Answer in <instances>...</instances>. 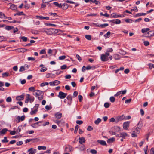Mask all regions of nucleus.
<instances>
[{
  "instance_id": "e433bc0d",
  "label": "nucleus",
  "mask_w": 154,
  "mask_h": 154,
  "mask_svg": "<svg viewBox=\"0 0 154 154\" xmlns=\"http://www.w3.org/2000/svg\"><path fill=\"white\" fill-rule=\"evenodd\" d=\"M127 134L126 133H121L120 134V137H122L123 138L125 137L126 136H127Z\"/></svg>"
},
{
  "instance_id": "6ab92c4d",
  "label": "nucleus",
  "mask_w": 154,
  "mask_h": 154,
  "mask_svg": "<svg viewBox=\"0 0 154 154\" xmlns=\"http://www.w3.org/2000/svg\"><path fill=\"white\" fill-rule=\"evenodd\" d=\"M66 2L67 3H70V4H75V7H77V6H78V5H79V4H78V3H75L74 2L72 1H70L69 0H67Z\"/></svg>"
},
{
  "instance_id": "052dcab7",
  "label": "nucleus",
  "mask_w": 154,
  "mask_h": 154,
  "mask_svg": "<svg viewBox=\"0 0 154 154\" xmlns=\"http://www.w3.org/2000/svg\"><path fill=\"white\" fill-rule=\"evenodd\" d=\"M3 17H5L4 14L2 12H0V17L2 18Z\"/></svg>"
},
{
  "instance_id": "ddd939ff",
  "label": "nucleus",
  "mask_w": 154,
  "mask_h": 154,
  "mask_svg": "<svg viewBox=\"0 0 154 154\" xmlns=\"http://www.w3.org/2000/svg\"><path fill=\"white\" fill-rule=\"evenodd\" d=\"M146 37H150L154 35V32L152 31H149L146 34Z\"/></svg>"
},
{
  "instance_id": "c85d7f7f",
  "label": "nucleus",
  "mask_w": 154,
  "mask_h": 154,
  "mask_svg": "<svg viewBox=\"0 0 154 154\" xmlns=\"http://www.w3.org/2000/svg\"><path fill=\"white\" fill-rule=\"evenodd\" d=\"M146 14H147V13H138V14H137L136 15V16L138 17V16H144V15H146Z\"/></svg>"
},
{
  "instance_id": "58836bf2",
  "label": "nucleus",
  "mask_w": 154,
  "mask_h": 154,
  "mask_svg": "<svg viewBox=\"0 0 154 154\" xmlns=\"http://www.w3.org/2000/svg\"><path fill=\"white\" fill-rule=\"evenodd\" d=\"M110 100L112 103H113L115 101V98L114 97L112 96L110 98Z\"/></svg>"
},
{
  "instance_id": "393cba45",
  "label": "nucleus",
  "mask_w": 154,
  "mask_h": 154,
  "mask_svg": "<svg viewBox=\"0 0 154 154\" xmlns=\"http://www.w3.org/2000/svg\"><path fill=\"white\" fill-rule=\"evenodd\" d=\"M14 27L12 26H6L5 27L6 29L8 30H11L13 29H14Z\"/></svg>"
},
{
  "instance_id": "0eeeda50",
  "label": "nucleus",
  "mask_w": 154,
  "mask_h": 154,
  "mask_svg": "<svg viewBox=\"0 0 154 154\" xmlns=\"http://www.w3.org/2000/svg\"><path fill=\"white\" fill-rule=\"evenodd\" d=\"M109 21L110 22H112L116 24H119L121 23L120 20L118 19L111 20H109Z\"/></svg>"
},
{
  "instance_id": "7ed1b4c3",
  "label": "nucleus",
  "mask_w": 154,
  "mask_h": 154,
  "mask_svg": "<svg viewBox=\"0 0 154 154\" xmlns=\"http://www.w3.org/2000/svg\"><path fill=\"white\" fill-rule=\"evenodd\" d=\"M65 150L66 152H69L73 151V149L71 146L68 145L65 147Z\"/></svg>"
},
{
  "instance_id": "c9c22d12",
  "label": "nucleus",
  "mask_w": 154,
  "mask_h": 154,
  "mask_svg": "<svg viewBox=\"0 0 154 154\" xmlns=\"http://www.w3.org/2000/svg\"><path fill=\"white\" fill-rule=\"evenodd\" d=\"M53 82L54 83V85H57L60 83V81L57 80L53 81Z\"/></svg>"
},
{
  "instance_id": "79ce46f5",
  "label": "nucleus",
  "mask_w": 154,
  "mask_h": 154,
  "mask_svg": "<svg viewBox=\"0 0 154 154\" xmlns=\"http://www.w3.org/2000/svg\"><path fill=\"white\" fill-rule=\"evenodd\" d=\"M110 106L109 103H108L106 102L104 103V106L106 108H108Z\"/></svg>"
},
{
  "instance_id": "a19ab883",
  "label": "nucleus",
  "mask_w": 154,
  "mask_h": 154,
  "mask_svg": "<svg viewBox=\"0 0 154 154\" xmlns=\"http://www.w3.org/2000/svg\"><path fill=\"white\" fill-rule=\"evenodd\" d=\"M25 70V68L23 66H21L19 70V71L20 72L23 71Z\"/></svg>"
},
{
  "instance_id": "473e14b6",
  "label": "nucleus",
  "mask_w": 154,
  "mask_h": 154,
  "mask_svg": "<svg viewBox=\"0 0 154 154\" xmlns=\"http://www.w3.org/2000/svg\"><path fill=\"white\" fill-rule=\"evenodd\" d=\"M46 149V148L45 146H39L38 147V150H45Z\"/></svg>"
},
{
  "instance_id": "bb28decb",
  "label": "nucleus",
  "mask_w": 154,
  "mask_h": 154,
  "mask_svg": "<svg viewBox=\"0 0 154 154\" xmlns=\"http://www.w3.org/2000/svg\"><path fill=\"white\" fill-rule=\"evenodd\" d=\"M115 139L114 138H110L107 141V142L108 143H111L113 142V141H115Z\"/></svg>"
},
{
  "instance_id": "4d7b16f0",
  "label": "nucleus",
  "mask_w": 154,
  "mask_h": 154,
  "mask_svg": "<svg viewBox=\"0 0 154 154\" xmlns=\"http://www.w3.org/2000/svg\"><path fill=\"white\" fill-rule=\"evenodd\" d=\"M149 66L150 69H151L152 68H154V65L151 63L149 64Z\"/></svg>"
},
{
  "instance_id": "4468645a",
  "label": "nucleus",
  "mask_w": 154,
  "mask_h": 154,
  "mask_svg": "<svg viewBox=\"0 0 154 154\" xmlns=\"http://www.w3.org/2000/svg\"><path fill=\"white\" fill-rule=\"evenodd\" d=\"M36 17L41 20L45 19L46 20H49V18L48 17H44L39 16H36Z\"/></svg>"
},
{
  "instance_id": "e2e57ef3",
  "label": "nucleus",
  "mask_w": 154,
  "mask_h": 154,
  "mask_svg": "<svg viewBox=\"0 0 154 154\" xmlns=\"http://www.w3.org/2000/svg\"><path fill=\"white\" fill-rule=\"evenodd\" d=\"M76 56L79 61H80L82 60L81 57L78 54H76Z\"/></svg>"
},
{
  "instance_id": "c03bdc74",
  "label": "nucleus",
  "mask_w": 154,
  "mask_h": 154,
  "mask_svg": "<svg viewBox=\"0 0 154 154\" xmlns=\"http://www.w3.org/2000/svg\"><path fill=\"white\" fill-rule=\"evenodd\" d=\"M10 8L11 9L13 10H15L16 8V7L15 5L14 4H12L10 6Z\"/></svg>"
},
{
  "instance_id": "2f4dec72",
  "label": "nucleus",
  "mask_w": 154,
  "mask_h": 154,
  "mask_svg": "<svg viewBox=\"0 0 154 154\" xmlns=\"http://www.w3.org/2000/svg\"><path fill=\"white\" fill-rule=\"evenodd\" d=\"M9 76V73L8 72H5L2 74V77L4 78L5 77H7Z\"/></svg>"
},
{
  "instance_id": "8fccbe9b",
  "label": "nucleus",
  "mask_w": 154,
  "mask_h": 154,
  "mask_svg": "<svg viewBox=\"0 0 154 154\" xmlns=\"http://www.w3.org/2000/svg\"><path fill=\"white\" fill-rule=\"evenodd\" d=\"M6 101L7 102H10L12 101V99L11 97H8L6 98Z\"/></svg>"
},
{
  "instance_id": "39448f33",
  "label": "nucleus",
  "mask_w": 154,
  "mask_h": 154,
  "mask_svg": "<svg viewBox=\"0 0 154 154\" xmlns=\"http://www.w3.org/2000/svg\"><path fill=\"white\" fill-rule=\"evenodd\" d=\"M130 122H126L123 124V128L125 130H127L128 128Z\"/></svg>"
},
{
  "instance_id": "bf43d9fd",
  "label": "nucleus",
  "mask_w": 154,
  "mask_h": 154,
  "mask_svg": "<svg viewBox=\"0 0 154 154\" xmlns=\"http://www.w3.org/2000/svg\"><path fill=\"white\" fill-rule=\"evenodd\" d=\"M131 100H132V99L131 98H130L129 99L125 101V103H130L131 102Z\"/></svg>"
},
{
  "instance_id": "f8f14e48",
  "label": "nucleus",
  "mask_w": 154,
  "mask_h": 154,
  "mask_svg": "<svg viewBox=\"0 0 154 154\" xmlns=\"http://www.w3.org/2000/svg\"><path fill=\"white\" fill-rule=\"evenodd\" d=\"M66 98L67 99H68V100H69V102H68V104L69 105H70L72 103V96L71 95H68Z\"/></svg>"
},
{
  "instance_id": "cd10ccee",
  "label": "nucleus",
  "mask_w": 154,
  "mask_h": 154,
  "mask_svg": "<svg viewBox=\"0 0 154 154\" xmlns=\"http://www.w3.org/2000/svg\"><path fill=\"white\" fill-rule=\"evenodd\" d=\"M125 21L127 23H132L133 22V20L131 19H127L125 20Z\"/></svg>"
},
{
  "instance_id": "5fc2aeb1",
  "label": "nucleus",
  "mask_w": 154,
  "mask_h": 154,
  "mask_svg": "<svg viewBox=\"0 0 154 154\" xmlns=\"http://www.w3.org/2000/svg\"><path fill=\"white\" fill-rule=\"evenodd\" d=\"M66 58V56L64 55L61 56L59 57V59L60 60H63Z\"/></svg>"
},
{
  "instance_id": "69168bd1",
  "label": "nucleus",
  "mask_w": 154,
  "mask_h": 154,
  "mask_svg": "<svg viewBox=\"0 0 154 154\" xmlns=\"http://www.w3.org/2000/svg\"><path fill=\"white\" fill-rule=\"evenodd\" d=\"M23 144V142L22 141H20L16 143V144L17 146H20L22 145Z\"/></svg>"
},
{
  "instance_id": "864d4df0",
  "label": "nucleus",
  "mask_w": 154,
  "mask_h": 154,
  "mask_svg": "<svg viewBox=\"0 0 154 154\" xmlns=\"http://www.w3.org/2000/svg\"><path fill=\"white\" fill-rule=\"evenodd\" d=\"M48 82L42 83L41 84L40 86L41 87H43L45 85H48Z\"/></svg>"
},
{
  "instance_id": "412c9836",
  "label": "nucleus",
  "mask_w": 154,
  "mask_h": 154,
  "mask_svg": "<svg viewBox=\"0 0 154 154\" xmlns=\"http://www.w3.org/2000/svg\"><path fill=\"white\" fill-rule=\"evenodd\" d=\"M149 30L150 29L149 28H143L142 29L141 32L143 33H145Z\"/></svg>"
},
{
  "instance_id": "7c9ffc66",
  "label": "nucleus",
  "mask_w": 154,
  "mask_h": 154,
  "mask_svg": "<svg viewBox=\"0 0 154 154\" xmlns=\"http://www.w3.org/2000/svg\"><path fill=\"white\" fill-rule=\"evenodd\" d=\"M2 142L3 143H7L8 142V140L7 139V137H5L4 139L2 140Z\"/></svg>"
},
{
  "instance_id": "603ef678",
  "label": "nucleus",
  "mask_w": 154,
  "mask_h": 154,
  "mask_svg": "<svg viewBox=\"0 0 154 154\" xmlns=\"http://www.w3.org/2000/svg\"><path fill=\"white\" fill-rule=\"evenodd\" d=\"M93 129V128L91 126H88L87 128V130L89 131L92 130Z\"/></svg>"
},
{
  "instance_id": "aec40b11",
  "label": "nucleus",
  "mask_w": 154,
  "mask_h": 154,
  "mask_svg": "<svg viewBox=\"0 0 154 154\" xmlns=\"http://www.w3.org/2000/svg\"><path fill=\"white\" fill-rule=\"evenodd\" d=\"M53 4L54 5L56 6L57 7H58L59 8H61L62 7V5L61 4H59L58 2H55L53 3Z\"/></svg>"
},
{
  "instance_id": "09e8293b",
  "label": "nucleus",
  "mask_w": 154,
  "mask_h": 154,
  "mask_svg": "<svg viewBox=\"0 0 154 154\" xmlns=\"http://www.w3.org/2000/svg\"><path fill=\"white\" fill-rule=\"evenodd\" d=\"M23 12H19L17 13H16L14 14V16H16V15H23Z\"/></svg>"
},
{
  "instance_id": "dca6fc26",
  "label": "nucleus",
  "mask_w": 154,
  "mask_h": 154,
  "mask_svg": "<svg viewBox=\"0 0 154 154\" xmlns=\"http://www.w3.org/2000/svg\"><path fill=\"white\" fill-rule=\"evenodd\" d=\"M97 142L98 143H100L101 145H102L105 146L106 145V143L105 141L100 140H98Z\"/></svg>"
},
{
  "instance_id": "9b49d317",
  "label": "nucleus",
  "mask_w": 154,
  "mask_h": 154,
  "mask_svg": "<svg viewBox=\"0 0 154 154\" xmlns=\"http://www.w3.org/2000/svg\"><path fill=\"white\" fill-rule=\"evenodd\" d=\"M18 52H24L27 51V49L24 48H19L15 50Z\"/></svg>"
},
{
  "instance_id": "a211bd4d",
  "label": "nucleus",
  "mask_w": 154,
  "mask_h": 154,
  "mask_svg": "<svg viewBox=\"0 0 154 154\" xmlns=\"http://www.w3.org/2000/svg\"><path fill=\"white\" fill-rule=\"evenodd\" d=\"M85 140L83 137H82L79 138V142L81 144H82L83 143H84Z\"/></svg>"
},
{
  "instance_id": "72a5a7b5",
  "label": "nucleus",
  "mask_w": 154,
  "mask_h": 154,
  "mask_svg": "<svg viewBox=\"0 0 154 154\" xmlns=\"http://www.w3.org/2000/svg\"><path fill=\"white\" fill-rule=\"evenodd\" d=\"M114 57L116 60H118L120 58V56L118 54H115L114 56Z\"/></svg>"
},
{
  "instance_id": "37998d69",
  "label": "nucleus",
  "mask_w": 154,
  "mask_h": 154,
  "mask_svg": "<svg viewBox=\"0 0 154 154\" xmlns=\"http://www.w3.org/2000/svg\"><path fill=\"white\" fill-rule=\"evenodd\" d=\"M20 117L19 116H17V118L15 119V121L17 123H19L20 121Z\"/></svg>"
},
{
  "instance_id": "a878e982",
  "label": "nucleus",
  "mask_w": 154,
  "mask_h": 154,
  "mask_svg": "<svg viewBox=\"0 0 154 154\" xmlns=\"http://www.w3.org/2000/svg\"><path fill=\"white\" fill-rule=\"evenodd\" d=\"M38 111L37 109H35L34 110L32 111L30 113V114L31 115H33L36 113V112Z\"/></svg>"
},
{
  "instance_id": "5701e85b",
  "label": "nucleus",
  "mask_w": 154,
  "mask_h": 154,
  "mask_svg": "<svg viewBox=\"0 0 154 154\" xmlns=\"http://www.w3.org/2000/svg\"><path fill=\"white\" fill-rule=\"evenodd\" d=\"M50 29L52 34L57 33L58 32V30L57 29L54 28H50Z\"/></svg>"
},
{
  "instance_id": "774afa93",
  "label": "nucleus",
  "mask_w": 154,
  "mask_h": 154,
  "mask_svg": "<svg viewBox=\"0 0 154 154\" xmlns=\"http://www.w3.org/2000/svg\"><path fill=\"white\" fill-rule=\"evenodd\" d=\"M52 108L51 107V106H50L48 105H46L45 107V108L47 110H49L50 109H51Z\"/></svg>"
},
{
  "instance_id": "f03ea898",
  "label": "nucleus",
  "mask_w": 154,
  "mask_h": 154,
  "mask_svg": "<svg viewBox=\"0 0 154 154\" xmlns=\"http://www.w3.org/2000/svg\"><path fill=\"white\" fill-rule=\"evenodd\" d=\"M67 95V94L64 93L62 91H60L58 96V97L60 99H63L66 97Z\"/></svg>"
},
{
  "instance_id": "f3484780",
  "label": "nucleus",
  "mask_w": 154,
  "mask_h": 154,
  "mask_svg": "<svg viewBox=\"0 0 154 154\" xmlns=\"http://www.w3.org/2000/svg\"><path fill=\"white\" fill-rule=\"evenodd\" d=\"M30 96L29 94H26V99L25 101V103H28L29 101H30Z\"/></svg>"
},
{
  "instance_id": "6e6552de",
  "label": "nucleus",
  "mask_w": 154,
  "mask_h": 154,
  "mask_svg": "<svg viewBox=\"0 0 154 154\" xmlns=\"http://www.w3.org/2000/svg\"><path fill=\"white\" fill-rule=\"evenodd\" d=\"M125 116L123 115L120 116L118 117L116 119V122L117 123L119 121H122L123 120H125Z\"/></svg>"
},
{
  "instance_id": "49530a36",
  "label": "nucleus",
  "mask_w": 154,
  "mask_h": 154,
  "mask_svg": "<svg viewBox=\"0 0 154 154\" xmlns=\"http://www.w3.org/2000/svg\"><path fill=\"white\" fill-rule=\"evenodd\" d=\"M111 15L113 18H117L119 16V15H117L116 14L114 13L112 14Z\"/></svg>"
},
{
  "instance_id": "20e7f679",
  "label": "nucleus",
  "mask_w": 154,
  "mask_h": 154,
  "mask_svg": "<svg viewBox=\"0 0 154 154\" xmlns=\"http://www.w3.org/2000/svg\"><path fill=\"white\" fill-rule=\"evenodd\" d=\"M101 60L103 61H106L109 60L108 57H107L104 54H102L101 56Z\"/></svg>"
},
{
  "instance_id": "f704fd0d",
  "label": "nucleus",
  "mask_w": 154,
  "mask_h": 154,
  "mask_svg": "<svg viewBox=\"0 0 154 154\" xmlns=\"http://www.w3.org/2000/svg\"><path fill=\"white\" fill-rule=\"evenodd\" d=\"M85 38L87 39L90 40L91 39V36L89 35H85Z\"/></svg>"
},
{
  "instance_id": "4be33fe9",
  "label": "nucleus",
  "mask_w": 154,
  "mask_h": 154,
  "mask_svg": "<svg viewBox=\"0 0 154 154\" xmlns=\"http://www.w3.org/2000/svg\"><path fill=\"white\" fill-rule=\"evenodd\" d=\"M8 131V130L7 128H4L2 129L1 131H0V134H5Z\"/></svg>"
},
{
  "instance_id": "3c124183",
  "label": "nucleus",
  "mask_w": 154,
  "mask_h": 154,
  "mask_svg": "<svg viewBox=\"0 0 154 154\" xmlns=\"http://www.w3.org/2000/svg\"><path fill=\"white\" fill-rule=\"evenodd\" d=\"M91 153L93 154H96L97 153V151L95 149H91L90 151Z\"/></svg>"
},
{
  "instance_id": "6e6d98bb",
  "label": "nucleus",
  "mask_w": 154,
  "mask_h": 154,
  "mask_svg": "<svg viewBox=\"0 0 154 154\" xmlns=\"http://www.w3.org/2000/svg\"><path fill=\"white\" fill-rule=\"evenodd\" d=\"M78 98L79 101L81 102L83 99V97L82 95H79L78 96Z\"/></svg>"
},
{
  "instance_id": "de8ad7c7",
  "label": "nucleus",
  "mask_w": 154,
  "mask_h": 154,
  "mask_svg": "<svg viewBox=\"0 0 154 154\" xmlns=\"http://www.w3.org/2000/svg\"><path fill=\"white\" fill-rule=\"evenodd\" d=\"M76 122L77 124L81 125L83 123V122L82 120H77L76 121Z\"/></svg>"
},
{
  "instance_id": "ea45409f",
  "label": "nucleus",
  "mask_w": 154,
  "mask_h": 154,
  "mask_svg": "<svg viewBox=\"0 0 154 154\" xmlns=\"http://www.w3.org/2000/svg\"><path fill=\"white\" fill-rule=\"evenodd\" d=\"M108 24L107 23H105L103 24H102L100 25L99 27L103 28L108 26Z\"/></svg>"
},
{
  "instance_id": "0e129e2a",
  "label": "nucleus",
  "mask_w": 154,
  "mask_h": 154,
  "mask_svg": "<svg viewBox=\"0 0 154 154\" xmlns=\"http://www.w3.org/2000/svg\"><path fill=\"white\" fill-rule=\"evenodd\" d=\"M40 54H45L46 52L45 50H42L40 52Z\"/></svg>"
},
{
  "instance_id": "a18cd8bd",
  "label": "nucleus",
  "mask_w": 154,
  "mask_h": 154,
  "mask_svg": "<svg viewBox=\"0 0 154 154\" xmlns=\"http://www.w3.org/2000/svg\"><path fill=\"white\" fill-rule=\"evenodd\" d=\"M29 90L30 91H33L34 92L35 91V88L33 87H30L29 88Z\"/></svg>"
},
{
  "instance_id": "4c0bfd02",
  "label": "nucleus",
  "mask_w": 154,
  "mask_h": 154,
  "mask_svg": "<svg viewBox=\"0 0 154 154\" xmlns=\"http://www.w3.org/2000/svg\"><path fill=\"white\" fill-rule=\"evenodd\" d=\"M47 69V68L46 67H43L41 68L40 69V71L41 72H44Z\"/></svg>"
},
{
  "instance_id": "c756f323",
  "label": "nucleus",
  "mask_w": 154,
  "mask_h": 154,
  "mask_svg": "<svg viewBox=\"0 0 154 154\" xmlns=\"http://www.w3.org/2000/svg\"><path fill=\"white\" fill-rule=\"evenodd\" d=\"M110 34V32L109 31H108L107 32L106 34L104 35V36L106 38H109Z\"/></svg>"
},
{
  "instance_id": "f257e3e1",
  "label": "nucleus",
  "mask_w": 154,
  "mask_h": 154,
  "mask_svg": "<svg viewBox=\"0 0 154 154\" xmlns=\"http://www.w3.org/2000/svg\"><path fill=\"white\" fill-rule=\"evenodd\" d=\"M137 126L135 129L137 133L139 134L140 132V130L142 127V121H140L137 124Z\"/></svg>"
},
{
  "instance_id": "9d476101",
  "label": "nucleus",
  "mask_w": 154,
  "mask_h": 154,
  "mask_svg": "<svg viewBox=\"0 0 154 154\" xmlns=\"http://www.w3.org/2000/svg\"><path fill=\"white\" fill-rule=\"evenodd\" d=\"M35 94H33V95L37 97L40 96L42 93V91L40 90H35Z\"/></svg>"
},
{
  "instance_id": "13d9d810",
  "label": "nucleus",
  "mask_w": 154,
  "mask_h": 154,
  "mask_svg": "<svg viewBox=\"0 0 154 154\" xmlns=\"http://www.w3.org/2000/svg\"><path fill=\"white\" fill-rule=\"evenodd\" d=\"M21 38L22 39L23 41L24 42H26L27 41V38L26 37H25L24 36L22 37H21Z\"/></svg>"
},
{
  "instance_id": "338daca9",
  "label": "nucleus",
  "mask_w": 154,
  "mask_h": 154,
  "mask_svg": "<svg viewBox=\"0 0 154 154\" xmlns=\"http://www.w3.org/2000/svg\"><path fill=\"white\" fill-rule=\"evenodd\" d=\"M67 67V66L66 65H64L61 66V69L62 70L65 69Z\"/></svg>"
},
{
  "instance_id": "1a4fd4ad",
  "label": "nucleus",
  "mask_w": 154,
  "mask_h": 154,
  "mask_svg": "<svg viewBox=\"0 0 154 154\" xmlns=\"http://www.w3.org/2000/svg\"><path fill=\"white\" fill-rule=\"evenodd\" d=\"M24 97V94L20 96H17L16 97V99L17 100H23Z\"/></svg>"
},
{
  "instance_id": "680f3d73",
  "label": "nucleus",
  "mask_w": 154,
  "mask_h": 154,
  "mask_svg": "<svg viewBox=\"0 0 154 154\" xmlns=\"http://www.w3.org/2000/svg\"><path fill=\"white\" fill-rule=\"evenodd\" d=\"M78 95V92L76 91H75L74 92L73 94V97H75Z\"/></svg>"
},
{
  "instance_id": "b1692460",
  "label": "nucleus",
  "mask_w": 154,
  "mask_h": 154,
  "mask_svg": "<svg viewBox=\"0 0 154 154\" xmlns=\"http://www.w3.org/2000/svg\"><path fill=\"white\" fill-rule=\"evenodd\" d=\"M101 121V119L100 118H98L97 119L94 121V123L96 125H98Z\"/></svg>"
},
{
  "instance_id": "423d86ee",
  "label": "nucleus",
  "mask_w": 154,
  "mask_h": 154,
  "mask_svg": "<svg viewBox=\"0 0 154 154\" xmlns=\"http://www.w3.org/2000/svg\"><path fill=\"white\" fill-rule=\"evenodd\" d=\"M54 116L55 118L57 120L61 118L62 116V114L58 112L55 113L54 114Z\"/></svg>"
},
{
  "instance_id": "2eb2a0df",
  "label": "nucleus",
  "mask_w": 154,
  "mask_h": 154,
  "mask_svg": "<svg viewBox=\"0 0 154 154\" xmlns=\"http://www.w3.org/2000/svg\"><path fill=\"white\" fill-rule=\"evenodd\" d=\"M44 32L48 35H50L53 34L50 29H46V30H45Z\"/></svg>"
}]
</instances>
